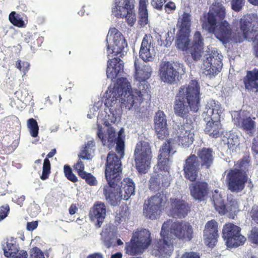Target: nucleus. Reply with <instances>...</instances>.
<instances>
[{"mask_svg": "<svg viewBox=\"0 0 258 258\" xmlns=\"http://www.w3.org/2000/svg\"><path fill=\"white\" fill-rule=\"evenodd\" d=\"M179 33L189 34L191 27V15L186 12H183L181 17L179 19Z\"/></svg>", "mask_w": 258, "mask_h": 258, "instance_id": "nucleus-35", "label": "nucleus"}, {"mask_svg": "<svg viewBox=\"0 0 258 258\" xmlns=\"http://www.w3.org/2000/svg\"><path fill=\"white\" fill-rule=\"evenodd\" d=\"M241 32L235 33L233 39L236 43H241L245 39H249L258 34V19L255 15L246 14L242 16L239 21Z\"/></svg>", "mask_w": 258, "mask_h": 258, "instance_id": "nucleus-10", "label": "nucleus"}, {"mask_svg": "<svg viewBox=\"0 0 258 258\" xmlns=\"http://www.w3.org/2000/svg\"><path fill=\"white\" fill-rule=\"evenodd\" d=\"M249 162L250 160L248 157L243 156L241 159L237 161L235 164V166L237 167V168H236L237 169L243 170L247 171L248 167L249 166Z\"/></svg>", "mask_w": 258, "mask_h": 258, "instance_id": "nucleus-45", "label": "nucleus"}, {"mask_svg": "<svg viewBox=\"0 0 258 258\" xmlns=\"http://www.w3.org/2000/svg\"><path fill=\"white\" fill-rule=\"evenodd\" d=\"M101 239L107 248H110L113 245V238L111 237L110 232L107 229L103 230L101 233Z\"/></svg>", "mask_w": 258, "mask_h": 258, "instance_id": "nucleus-43", "label": "nucleus"}, {"mask_svg": "<svg viewBox=\"0 0 258 258\" xmlns=\"http://www.w3.org/2000/svg\"><path fill=\"white\" fill-rule=\"evenodd\" d=\"M239 125L249 136L252 137L256 127L255 122L250 117L240 118L238 121Z\"/></svg>", "mask_w": 258, "mask_h": 258, "instance_id": "nucleus-34", "label": "nucleus"}, {"mask_svg": "<svg viewBox=\"0 0 258 258\" xmlns=\"http://www.w3.org/2000/svg\"><path fill=\"white\" fill-rule=\"evenodd\" d=\"M38 226L37 221L28 222L27 224V229L29 231H32L36 229Z\"/></svg>", "mask_w": 258, "mask_h": 258, "instance_id": "nucleus-57", "label": "nucleus"}, {"mask_svg": "<svg viewBox=\"0 0 258 258\" xmlns=\"http://www.w3.org/2000/svg\"><path fill=\"white\" fill-rule=\"evenodd\" d=\"M10 22L14 26L18 27H23L25 26L24 21L22 18L15 12H12L9 15V17Z\"/></svg>", "mask_w": 258, "mask_h": 258, "instance_id": "nucleus-40", "label": "nucleus"}, {"mask_svg": "<svg viewBox=\"0 0 258 258\" xmlns=\"http://www.w3.org/2000/svg\"><path fill=\"white\" fill-rule=\"evenodd\" d=\"M200 162L197 156L190 154L185 159L183 166L184 177L190 181H195L200 171Z\"/></svg>", "mask_w": 258, "mask_h": 258, "instance_id": "nucleus-17", "label": "nucleus"}, {"mask_svg": "<svg viewBox=\"0 0 258 258\" xmlns=\"http://www.w3.org/2000/svg\"><path fill=\"white\" fill-rule=\"evenodd\" d=\"M130 215L128 208L126 206H122L120 208V210L116 214V218L120 222L125 221Z\"/></svg>", "mask_w": 258, "mask_h": 258, "instance_id": "nucleus-46", "label": "nucleus"}, {"mask_svg": "<svg viewBox=\"0 0 258 258\" xmlns=\"http://www.w3.org/2000/svg\"><path fill=\"white\" fill-rule=\"evenodd\" d=\"M63 172L64 176L70 181L73 182H76L78 181L77 177L73 173L72 169L70 165H64Z\"/></svg>", "mask_w": 258, "mask_h": 258, "instance_id": "nucleus-44", "label": "nucleus"}, {"mask_svg": "<svg viewBox=\"0 0 258 258\" xmlns=\"http://www.w3.org/2000/svg\"><path fill=\"white\" fill-rule=\"evenodd\" d=\"M249 41H252L253 42V55L255 57L258 58V34L255 35L252 38L249 39Z\"/></svg>", "mask_w": 258, "mask_h": 258, "instance_id": "nucleus-55", "label": "nucleus"}, {"mask_svg": "<svg viewBox=\"0 0 258 258\" xmlns=\"http://www.w3.org/2000/svg\"><path fill=\"white\" fill-rule=\"evenodd\" d=\"M79 159L89 160L91 159V154L89 153V150L83 148L78 155Z\"/></svg>", "mask_w": 258, "mask_h": 258, "instance_id": "nucleus-52", "label": "nucleus"}, {"mask_svg": "<svg viewBox=\"0 0 258 258\" xmlns=\"http://www.w3.org/2000/svg\"><path fill=\"white\" fill-rule=\"evenodd\" d=\"M29 63L28 62L22 61L21 60H17L16 63V67L25 73L29 69Z\"/></svg>", "mask_w": 258, "mask_h": 258, "instance_id": "nucleus-51", "label": "nucleus"}, {"mask_svg": "<svg viewBox=\"0 0 258 258\" xmlns=\"http://www.w3.org/2000/svg\"><path fill=\"white\" fill-rule=\"evenodd\" d=\"M121 185L119 187L123 195V199L127 200L135 192V184L133 180L130 178H124L120 182Z\"/></svg>", "mask_w": 258, "mask_h": 258, "instance_id": "nucleus-33", "label": "nucleus"}, {"mask_svg": "<svg viewBox=\"0 0 258 258\" xmlns=\"http://www.w3.org/2000/svg\"><path fill=\"white\" fill-rule=\"evenodd\" d=\"M122 173L121 162L114 153L109 152L106 159L105 175L108 184L103 188V194L107 203L116 206L120 203L123 195L118 184Z\"/></svg>", "mask_w": 258, "mask_h": 258, "instance_id": "nucleus-4", "label": "nucleus"}, {"mask_svg": "<svg viewBox=\"0 0 258 258\" xmlns=\"http://www.w3.org/2000/svg\"><path fill=\"white\" fill-rule=\"evenodd\" d=\"M106 213L105 204L102 202H96L89 212V217L92 221L95 222L97 227L100 228L105 219Z\"/></svg>", "mask_w": 258, "mask_h": 258, "instance_id": "nucleus-22", "label": "nucleus"}, {"mask_svg": "<svg viewBox=\"0 0 258 258\" xmlns=\"http://www.w3.org/2000/svg\"><path fill=\"white\" fill-rule=\"evenodd\" d=\"M176 40L177 48L190 53L192 59L197 61L200 59L204 48V39L200 31H196L193 36L191 45L189 46V34L179 33Z\"/></svg>", "mask_w": 258, "mask_h": 258, "instance_id": "nucleus-9", "label": "nucleus"}, {"mask_svg": "<svg viewBox=\"0 0 258 258\" xmlns=\"http://www.w3.org/2000/svg\"><path fill=\"white\" fill-rule=\"evenodd\" d=\"M245 89L254 93L258 92V69L254 68L251 71H247L243 78Z\"/></svg>", "mask_w": 258, "mask_h": 258, "instance_id": "nucleus-24", "label": "nucleus"}, {"mask_svg": "<svg viewBox=\"0 0 258 258\" xmlns=\"http://www.w3.org/2000/svg\"><path fill=\"white\" fill-rule=\"evenodd\" d=\"M135 166L139 173H146L150 167L152 152L149 142L141 141L138 142L134 150Z\"/></svg>", "mask_w": 258, "mask_h": 258, "instance_id": "nucleus-11", "label": "nucleus"}, {"mask_svg": "<svg viewBox=\"0 0 258 258\" xmlns=\"http://www.w3.org/2000/svg\"><path fill=\"white\" fill-rule=\"evenodd\" d=\"M146 250L136 239L132 237L130 241L125 243L124 250L130 255H137L142 253Z\"/></svg>", "mask_w": 258, "mask_h": 258, "instance_id": "nucleus-32", "label": "nucleus"}, {"mask_svg": "<svg viewBox=\"0 0 258 258\" xmlns=\"http://www.w3.org/2000/svg\"><path fill=\"white\" fill-rule=\"evenodd\" d=\"M122 254L121 252H117L111 255L110 258H122Z\"/></svg>", "mask_w": 258, "mask_h": 258, "instance_id": "nucleus-64", "label": "nucleus"}, {"mask_svg": "<svg viewBox=\"0 0 258 258\" xmlns=\"http://www.w3.org/2000/svg\"><path fill=\"white\" fill-rule=\"evenodd\" d=\"M181 258H200V256L196 252H185L181 255Z\"/></svg>", "mask_w": 258, "mask_h": 258, "instance_id": "nucleus-56", "label": "nucleus"}, {"mask_svg": "<svg viewBox=\"0 0 258 258\" xmlns=\"http://www.w3.org/2000/svg\"><path fill=\"white\" fill-rule=\"evenodd\" d=\"M114 6L112 8V14L117 18H121L122 11L134 9L135 0H114Z\"/></svg>", "mask_w": 258, "mask_h": 258, "instance_id": "nucleus-26", "label": "nucleus"}, {"mask_svg": "<svg viewBox=\"0 0 258 258\" xmlns=\"http://www.w3.org/2000/svg\"><path fill=\"white\" fill-rule=\"evenodd\" d=\"M73 167L79 176L84 179L88 184L91 186L97 184V181L96 178L91 173L84 171V164L80 159H79L77 162L74 164Z\"/></svg>", "mask_w": 258, "mask_h": 258, "instance_id": "nucleus-27", "label": "nucleus"}, {"mask_svg": "<svg viewBox=\"0 0 258 258\" xmlns=\"http://www.w3.org/2000/svg\"><path fill=\"white\" fill-rule=\"evenodd\" d=\"M56 153L55 149H53L46 155V158L44 159L42 167V173L40 176V178L42 180H45L48 178L51 173V164L48 158H52Z\"/></svg>", "mask_w": 258, "mask_h": 258, "instance_id": "nucleus-36", "label": "nucleus"}, {"mask_svg": "<svg viewBox=\"0 0 258 258\" xmlns=\"http://www.w3.org/2000/svg\"><path fill=\"white\" fill-rule=\"evenodd\" d=\"M213 201L215 210L221 215H224L227 213L235 214L239 211V203L232 195L227 197L226 204L220 195H213Z\"/></svg>", "mask_w": 258, "mask_h": 258, "instance_id": "nucleus-15", "label": "nucleus"}, {"mask_svg": "<svg viewBox=\"0 0 258 258\" xmlns=\"http://www.w3.org/2000/svg\"><path fill=\"white\" fill-rule=\"evenodd\" d=\"M27 126L31 136L33 138L37 137L39 131V126L37 121L33 118L29 119L27 120Z\"/></svg>", "mask_w": 258, "mask_h": 258, "instance_id": "nucleus-41", "label": "nucleus"}, {"mask_svg": "<svg viewBox=\"0 0 258 258\" xmlns=\"http://www.w3.org/2000/svg\"><path fill=\"white\" fill-rule=\"evenodd\" d=\"M10 207L8 204L0 206V221L5 219L10 212Z\"/></svg>", "mask_w": 258, "mask_h": 258, "instance_id": "nucleus-50", "label": "nucleus"}, {"mask_svg": "<svg viewBox=\"0 0 258 258\" xmlns=\"http://www.w3.org/2000/svg\"><path fill=\"white\" fill-rule=\"evenodd\" d=\"M214 33L217 39L223 43H226L230 38L232 34V29L229 24L226 21L221 22L215 28Z\"/></svg>", "mask_w": 258, "mask_h": 258, "instance_id": "nucleus-25", "label": "nucleus"}, {"mask_svg": "<svg viewBox=\"0 0 258 258\" xmlns=\"http://www.w3.org/2000/svg\"><path fill=\"white\" fill-rule=\"evenodd\" d=\"M200 100V86L198 81L192 80L188 85H182L179 89L173 105L175 114L187 118L190 116V111H198Z\"/></svg>", "mask_w": 258, "mask_h": 258, "instance_id": "nucleus-5", "label": "nucleus"}, {"mask_svg": "<svg viewBox=\"0 0 258 258\" xmlns=\"http://www.w3.org/2000/svg\"><path fill=\"white\" fill-rule=\"evenodd\" d=\"M167 198L163 193L158 192L145 201L143 206L145 216L151 220L156 219L162 211H166L174 218L185 217L191 211V206L185 200L171 198L167 204Z\"/></svg>", "mask_w": 258, "mask_h": 258, "instance_id": "nucleus-2", "label": "nucleus"}, {"mask_svg": "<svg viewBox=\"0 0 258 258\" xmlns=\"http://www.w3.org/2000/svg\"><path fill=\"white\" fill-rule=\"evenodd\" d=\"M97 136L101 141L103 146H107L109 148L114 145L115 141L116 143V151L120 155V158L123 157L124 150V142L119 136L116 138V133L112 127H109L107 130V133L103 132L102 126L98 124ZM118 158V157H117ZM120 160V158H119Z\"/></svg>", "mask_w": 258, "mask_h": 258, "instance_id": "nucleus-12", "label": "nucleus"}, {"mask_svg": "<svg viewBox=\"0 0 258 258\" xmlns=\"http://www.w3.org/2000/svg\"><path fill=\"white\" fill-rule=\"evenodd\" d=\"M189 187L191 196L195 199L202 201L209 194L208 184L206 181H194Z\"/></svg>", "mask_w": 258, "mask_h": 258, "instance_id": "nucleus-23", "label": "nucleus"}, {"mask_svg": "<svg viewBox=\"0 0 258 258\" xmlns=\"http://www.w3.org/2000/svg\"><path fill=\"white\" fill-rule=\"evenodd\" d=\"M148 0H139V22L141 25L145 26L148 22V13L147 9Z\"/></svg>", "mask_w": 258, "mask_h": 258, "instance_id": "nucleus-38", "label": "nucleus"}, {"mask_svg": "<svg viewBox=\"0 0 258 258\" xmlns=\"http://www.w3.org/2000/svg\"><path fill=\"white\" fill-rule=\"evenodd\" d=\"M222 59L218 55H210L203 62V73L206 76H214L222 68Z\"/></svg>", "mask_w": 258, "mask_h": 258, "instance_id": "nucleus-20", "label": "nucleus"}, {"mask_svg": "<svg viewBox=\"0 0 258 258\" xmlns=\"http://www.w3.org/2000/svg\"><path fill=\"white\" fill-rule=\"evenodd\" d=\"M202 26L203 28L206 29L208 32L212 33L214 31L215 28L217 27V20L215 14L213 12H208L207 15L204 17Z\"/></svg>", "mask_w": 258, "mask_h": 258, "instance_id": "nucleus-37", "label": "nucleus"}, {"mask_svg": "<svg viewBox=\"0 0 258 258\" xmlns=\"http://www.w3.org/2000/svg\"><path fill=\"white\" fill-rule=\"evenodd\" d=\"M43 41V38L42 37H38L36 41H35L33 42L34 47L41 46Z\"/></svg>", "mask_w": 258, "mask_h": 258, "instance_id": "nucleus-59", "label": "nucleus"}, {"mask_svg": "<svg viewBox=\"0 0 258 258\" xmlns=\"http://www.w3.org/2000/svg\"><path fill=\"white\" fill-rule=\"evenodd\" d=\"M221 3L219 2L216 3L213 8V13L215 14L216 18L217 17V20L222 22L225 17L226 10Z\"/></svg>", "mask_w": 258, "mask_h": 258, "instance_id": "nucleus-39", "label": "nucleus"}, {"mask_svg": "<svg viewBox=\"0 0 258 258\" xmlns=\"http://www.w3.org/2000/svg\"><path fill=\"white\" fill-rule=\"evenodd\" d=\"M193 129L192 122L184 123L178 125L176 136L177 141L183 147H188L193 143L194 134L191 132Z\"/></svg>", "mask_w": 258, "mask_h": 258, "instance_id": "nucleus-18", "label": "nucleus"}, {"mask_svg": "<svg viewBox=\"0 0 258 258\" xmlns=\"http://www.w3.org/2000/svg\"><path fill=\"white\" fill-rule=\"evenodd\" d=\"M122 15L121 18L125 17L127 24L131 26H133L136 21V15L134 12V9H131V11L126 10V11H122Z\"/></svg>", "mask_w": 258, "mask_h": 258, "instance_id": "nucleus-42", "label": "nucleus"}, {"mask_svg": "<svg viewBox=\"0 0 258 258\" xmlns=\"http://www.w3.org/2000/svg\"><path fill=\"white\" fill-rule=\"evenodd\" d=\"M4 255L7 257L12 258L18 256L21 252L23 251L27 253L26 250H22L18 253L19 251L18 245L16 242L12 238L10 240H8L6 243L3 245Z\"/></svg>", "mask_w": 258, "mask_h": 258, "instance_id": "nucleus-30", "label": "nucleus"}, {"mask_svg": "<svg viewBox=\"0 0 258 258\" xmlns=\"http://www.w3.org/2000/svg\"><path fill=\"white\" fill-rule=\"evenodd\" d=\"M152 37L150 35H145L142 42L139 54L140 57L144 61H151L153 57L150 52V47Z\"/></svg>", "mask_w": 258, "mask_h": 258, "instance_id": "nucleus-29", "label": "nucleus"}, {"mask_svg": "<svg viewBox=\"0 0 258 258\" xmlns=\"http://www.w3.org/2000/svg\"><path fill=\"white\" fill-rule=\"evenodd\" d=\"M18 256L14 257L13 258H27L28 257V253L25 251H21V253H20Z\"/></svg>", "mask_w": 258, "mask_h": 258, "instance_id": "nucleus-63", "label": "nucleus"}, {"mask_svg": "<svg viewBox=\"0 0 258 258\" xmlns=\"http://www.w3.org/2000/svg\"><path fill=\"white\" fill-rule=\"evenodd\" d=\"M248 238L251 243L258 244V228H253L251 230Z\"/></svg>", "mask_w": 258, "mask_h": 258, "instance_id": "nucleus-49", "label": "nucleus"}, {"mask_svg": "<svg viewBox=\"0 0 258 258\" xmlns=\"http://www.w3.org/2000/svg\"><path fill=\"white\" fill-rule=\"evenodd\" d=\"M198 158L200 160V165L207 169H209L213 163V151L211 148L205 147L199 150Z\"/></svg>", "mask_w": 258, "mask_h": 258, "instance_id": "nucleus-28", "label": "nucleus"}, {"mask_svg": "<svg viewBox=\"0 0 258 258\" xmlns=\"http://www.w3.org/2000/svg\"><path fill=\"white\" fill-rule=\"evenodd\" d=\"M171 139L163 144L158 156V166L160 172L154 171L149 180L150 190L158 191L161 187H167L170 185V153L172 150Z\"/></svg>", "mask_w": 258, "mask_h": 258, "instance_id": "nucleus-7", "label": "nucleus"}, {"mask_svg": "<svg viewBox=\"0 0 258 258\" xmlns=\"http://www.w3.org/2000/svg\"><path fill=\"white\" fill-rule=\"evenodd\" d=\"M205 109L203 114L204 119L207 122L205 132L211 137L217 138L221 135V105L218 101L211 99L208 101Z\"/></svg>", "mask_w": 258, "mask_h": 258, "instance_id": "nucleus-8", "label": "nucleus"}, {"mask_svg": "<svg viewBox=\"0 0 258 258\" xmlns=\"http://www.w3.org/2000/svg\"><path fill=\"white\" fill-rule=\"evenodd\" d=\"M154 128L159 139L163 140L168 136L166 116L163 111H158L154 117Z\"/></svg>", "mask_w": 258, "mask_h": 258, "instance_id": "nucleus-21", "label": "nucleus"}, {"mask_svg": "<svg viewBox=\"0 0 258 258\" xmlns=\"http://www.w3.org/2000/svg\"><path fill=\"white\" fill-rule=\"evenodd\" d=\"M167 231L179 240L190 241L193 237V229L189 222L167 220L162 226L161 238L155 240L152 244V252L156 256L167 257L173 251V242L169 239Z\"/></svg>", "mask_w": 258, "mask_h": 258, "instance_id": "nucleus-3", "label": "nucleus"}, {"mask_svg": "<svg viewBox=\"0 0 258 258\" xmlns=\"http://www.w3.org/2000/svg\"><path fill=\"white\" fill-rule=\"evenodd\" d=\"M78 211V208L75 204H72L69 208V213L71 215L75 214Z\"/></svg>", "mask_w": 258, "mask_h": 258, "instance_id": "nucleus-58", "label": "nucleus"}, {"mask_svg": "<svg viewBox=\"0 0 258 258\" xmlns=\"http://www.w3.org/2000/svg\"><path fill=\"white\" fill-rule=\"evenodd\" d=\"M226 179L229 190L233 192H241L245 188L248 180L247 171L236 168L231 169L226 175Z\"/></svg>", "mask_w": 258, "mask_h": 258, "instance_id": "nucleus-14", "label": "nucleus"}, {"mask_svg": "<svg viewBox=\"0 0 258 258\" xmlns=\"http://www.w3.org/2000/svg\"><path fill=\"white\" fill-rule=\"evenodd\" d=\"M135 77L139 82L138 88L132 89L130 83L126 78H120L117 79L116 83L112 90L110 96H112V101H116L118 98L120 99L121 107H125L130 110L134 106L140 105L143 101L145 97L149 98V84L147 80L150 77L152 69L148 65L137 64L135 61Z\"/></svg>", "mask_w": 258, "mask_h": 258, "instance_id": "nucleus-1", "label": "nucleus"}, {"mask_svg": "<svg viewBox=\"0 0 258 258\" xmlns=\"http://www.w3.org/2000/svg\"><path fill=\"white\" fill-rule=\"evenodd\" d=\"M222 237L229 248L237 247L243 245L245 237L241 234V228L233 224H225L222 230Z\"/></svg>", "mask_w": 258, "mask_h": 258, "instance_id": "nucleus-13", "label": "nucleus"}, {"mask_svg": "<svg viewBox=\"0 0 258 258\" xmlns=\"http://www.w3.org/2000/svg\"><path fill=\"white\" fill-rule=\"evenodd\" d=\"M181 69L182 70L179 63L173 64L168 61H163L160 65V77L164 82L173 84L178 80Z\"/></svg>", "mask_w": 258, "mask_h": 258, "instance_id": "nucleus-16", "label": "nucleus"}, {"mask_svg": "<svg viewBox=\"0 0 258 258\" xmlns=\"http://www.w3.org/2000/svg\"><path fill=\"white\" fill-rule=\"evenodd\" d=\"M165 37L166 39L165 41H163L161 45H163L166 47L169 46L171 44V43L174 39V36H173L172 32H168L167 33H166Z\"/></svg>", "mask_w": 258, "mask_h": 258, "instance_id": "nucleus-53", "label": "nucleus"}, {"mask_svg": "<svg viewBox=\"0 0 258 258\" xmlns=\"http://www.w3.org/2000/svg\"><path fill=\"white\" fill-rule=\"evenodd\" d=\"M176 9L175 4L172 1L167 2L164 6L165 12L169 14L174 12Z\"/></svg>", "mask_w": 258, "mask_h": 258, "instance_id": "nucleus-54", "label": "nucleus"}, {"mask_svg": "<svg viewBox=\"0 0 258 258\" xmlns=\"http://www.w3.org/2000/svg\"><path fill=\"white\" fill-rule=\"evenodd\" d=\"M245 4V0H231V9L236 12L241 10Z\"/></svg>", "mask_w": 258, "mask_h": 258, "instance_id": "nucleus-47", "label": "nucleus"}, {"mask_svg": "<svg viewBox=\"0 0 258 258\" xmlns=\"http://www.w3.org/2000/svg\"><path fill=\"white\" fill-rule=\"evenodd\" d=\"M109 33L113 36V44L111 48L108 44L107 39V51L108 56L117 57L109 59L107 61L106 75L108 79L113 80L121 73L123 72V62L120 57L124 56V48L127 46V43L122 34L115 28L110 29Z\"/></svg>", "mask_w": 258, "mask_h": 258, "instance_id": "nucleus-6", "label": "nucleus"}, {"mask_svg": "<svg viewBox=\"0 0 258 258\" xmlns=\"http://www.w3.org/2000/svg\"><path fill=\"white\" fill-rule=\"evenodd\" d=\"M30 258H45V257L40 249L35 246L30 250Z\"/></svg>", "mask_w": 258, "mask_h": 258, "instance_id": "nucleus-48", "label": "nucleus"}, {"mask_svg": "<svg viewBox=\"0 0 258 258\" xmlns=\"http://www.w3.org/2000/svg\"><path fill=\"white\" fill-rule=\"evenodd\" d=\"M87 258H103V257L101 253L95 252L88 255Z\"/></svg>", "mask_w": 258, "mask_h": 258, "instance_id": "nucleus-60", "label": "nucleus"}, {"mask_svg": "<svg viewBox=\"0 0 258 258\" xmlns=\"http://www.w3.org/2000/svg\"><path fill=\"white\" fill-rule=\"evenodd\" d=\"M132 237H135V239L146 249L148 248L152 242L151 233L146 229H142L140 230L137 229L133 233Z\"/></svg>", "mask_w": 258, "mask_h": 258, "instance_id": "nucleus-31", "label": "nucleus"}, {"mask_svg": "<svg viewBox=\"0 0 258 258\" xmlns=\"http://www.w3.org/2000/svg\"><path fill=\"white\" fill-rule=\"evenodd\" d=\"M95 146V143L93 140H91L88 141L87 143L85 145V149L89 150L90 148H91Z\"/></svg>", "mask_w": 258, "mask_h": 258, "instance_id": "nucleus-61", "label": "nucleus"}, {"mask_svg": "<svg viewBox=\"0 0 258 258\" xmlns=\"http://www.w3.org/2000/svg\"><path fill=\"white\" fill-rule=\"evenodd\" d=\"M218 236L217 222L214 219L208 221L204 230V238L205 244L209 247H213L217 242Z\"/></svg>", "mask_w": 258, "mask_h": 258, "instance_id": "nucleus-19", "label": "nucleus"}, {"mask_svg": "<svg viewBox=\"0 0 258 258\" xmlns=\"http://www.w3.org/2000/svg\"><path fill=\"white\" fill-rule=\"evenodd\" d=\"M25 200V197L23 195L21 196L17 199V203L20 206H22L23 204V202Z\"/></svg>", "mask_w": 258, "mask_h": 258, "instance_id": "nucleus-62", "label": "nucleus"}]
</instances>
